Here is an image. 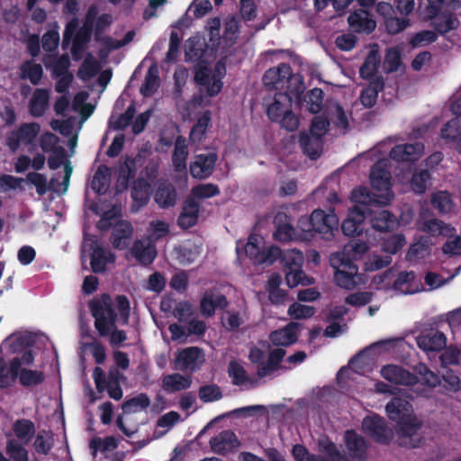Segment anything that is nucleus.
<instances>
[{
    "label": "nucleus",
    "instance_id": "338daca9",
    "mask_svg": "<svg viewBox=\"0 0 461 461\" xmlns=\"http://www.w3.org/2000/svg\"><path fill=\"white\" fill-rule=\"evenodd\" d=\"M429 254V247L427 244V240L420 239L419 241L411 246L406 257L410 261H416L420 258H425Z\"/></svg>",
    "mask_w": 461,
    "mask_h": 461
},
{
    "label": "nucleus",
    "instance_id": "6e6d98bb",
    "mask_svg": "<svg viewBox=\"0 0 461 461\" xmlns=\"http://www.w3.org/2000/svg\"><path fill=\"white\" fill-rule=\"evenodd\" d=\"M303 256L298 249L285 250L282 256V263L285 270L301 268Z\"/></svg>",
    "mask_w": 461,
    "mask_h": 461
},
{
    "label": "nucleus",
    "instance_id": "4468645a",
    "mask_svg": "<svg viewBox=\"0 0 461 461\" xmlns=\"http://www.w3.org/2000/svg\"><path fill=\"white\" fill-rule=\"evenodd\" d=\"M389 419L396 423L414 416L411 404L402 396L393 397L385 406Z\"/></svg>",
    "mask_w": 461,
    "mask_h": 461
},
{
    "label": "nucleus",
    "instance_id": "4c0bfd02",
    "mask_svg": "<svg viewBox=\"0 0 461 461\" xmlns=\"http://www.w3.org/2000/svg\"><path fill=\"white\" fill-rule=\"evenodd\" d=\"M20 77L24 80H29L33 86L40 84L42 76L43 68L41 64L33 60H26L20 66Z\"/></svg>",
    "mask_w": 461,
    "mask_h": 461
},
{
    "label": "nucleus",
    "instance_id": "c85d7f7f",
    "mask_svg": "<svg viewBox=\"0 0 461 461\" xmlns=\"http://www.w3.org/2000/svg\"><path fill=\"white\" fill-rule=\"evenodd\" d=\"M177 194L175 186L167 182L158 184L154 194V200L160 208L174 206L176 203Z\"/></svg>",
    "mask_w": 461,
    "mask_h": 461
},
{
    "label": "nucleus",
    "instance_id": "6e6552de",
    "mask_svg": "<svg viewBox=\"0 0 461 461\" xmlns=\"http://www.w3.org/2000/svg\"><path fill=\"white\" fill-rule=\"evenodd\" d=\"M312 230L322 235V238L330 240L334 236L333 231L337 230L339 219L333 212L326 213L322 210H314L309 220H305Z\"/></svg>",
    "mask_w": 461,
    "mask_h": 461
},
{
    "label": "nucleus",
    "instance_id": "393cba45",
    "mask_svg": "<svg viewBox=\"0 0 461 461\" xmlns=\"http://www.w3.org/2000/svg\"><path fill=\"white\" fill-rule=\"evenodd\" d=\"M386 204L371 205L370 212L366 216L371 217V222L374 229L380 231H386L391 225L394 223V217L388 211L382 209Z\"/></svg>",
    "mask_w": 461,
    "mask_h": 461
},
{
    "label": "nucleus",
    "instance_id": "e2e57ef3",
    "mask_svg": "<svg viewBox=\"0 0 461 461\" xmlns=\"http://www.w3.org/2000/svg\"><path fill=\"white\" fill-rule=\"evenodd\" d=\"M288 315L294 320H304L312 317L315 313V308L299 303H292L287 311Z\"/></svg>",
    "mask_w": 461,
    "mask_h": 461
},
{
    "label": "nucleus",
    "instance_id": "7c9ffc66",
    "mask_svg": "<svg viewBox=\"0 0 461 461\" xmlns=\"http://www.w3.org/2000/svg\"><path fill=\"white\" fill-rule=\"evenodd\" d=\"M133 234V228L128 221H121L113 228L112 234V243L115 249H123L128 244Z\"/></svg>",
    "mask_w": 461,
    "mask_h": 461
},
{
    "label": "nucleus",
    "instance_id": "bf43d9fd",
    "mask_svg": "<svg viewBox=\"0 0 461 461\" xmlns=\"http://www.w3.org/2000/svg\"><path fill=\"white\" fill-rule=\"evenodd\" d=\"M211 121L210 112H205L193 127L189 139L193 142L201 141Z\"/></svg>",
    "mask_w": 461,
    "mask_h": 461
},
{
    "label": "nucleus",
    "instance_id": "052dcab7",
    "mask_svg": "<svg viewBox=\"0 0 461 461\" xmlns=\"http://www.w3.org/2000/svg\"><path fill=\"white\" fill-rule=\"evenodd\" d=\"M198 396L203 402H215L222 397V392L215 384H205L199 388Z\"/></svg>",
    "mask_w": 461,
    "mask_h": 461
},
{
    "label": "nucleus",
    "instance_id": "4be33fe9",
    "mask_svg": "<svg viewBox=\"0 0 461 461\" xmlns=\"http://www.w3.org/2000/svg\"><path fill=\"white\" fill-rule=\"evenodd\" d=\"M393 290L402 294H412L422 290L420 281L416 280L413 271L401 272L393 285Z\"/></svg>",
    "mask_w": 461,
    "mask_h": 461
},
{
    "label": "nucleus",
    "instance_id": "c03bdc74",
    "mask_svg": "<svg viewBox=\"0 0 461 461\" xmlns=\"http://www.w3.org/2000/svg\"><path fill=\"white\" fill-rule=\"evenodd\" d=\"M93 377L98 392H103L106 389L110 398L116 401L122 398L123 393L120 384L114 385L103 384L104 371L101 367L97 366L94 369Z\"/></svg>",
    "mask_w": 461,
    "mask_h": 461
},
{
    "label": "nucleus",
    "instance_id": "2eb2a0df",
    "mask_svg": "<svg viewBox=\"0 0 461 461\" xmlns=\"http://www.w3.org/2000/svg\"><path fill=\"white\" fill-rule=\"evenodd\" d=\"M380 373L385 380L396 384L411 385L417 382L416 375L397 365H386Z\"/></svg>",
    "mask_w": 461,
    "mask_h": 461
},
{
    "label": "nucleus",
    "instance_id": "f03ea898",
    "mask_svg": "<svg viewBox=\"0 0 461 461\" xmlns=\"http://www.w3.org/2000/svg\"><path fill=\"white\" fill-rule=\"evenodd\" d=\"M351 199L355 203V206L350 210L341 226L343 233L347 236H355L361 232L360 226L366 218V213L370 212L371 205L389 203V196L377 199L365 187L354 189L351 193Z\"/></svg>",
    "mask_w": 461,
    "mask_h": 461
},
{
    "label": "nucleus",
    "instance_id": "39448f33",
    "mask_svg": "<svg viewBox=\"0 0 461 461\" xmlns=\"http://www.w3.org/2000/svg\"><path fill=\"white\" fill-rule=\"evenodd\" d=\"M423 421L416 415L396 423L395 433L398 443L405 447H417L422 440L420 429Z\"/></svg>",
    "mask_w": 461,
    "mask_h": 461
},
{
    "label": "nucleus",
    "instance_id": "412c9836",
    "mask_svg": "<svg viewBox=\"0 0 461 461\" xmlns=\"http://www.w3.org/2000/svg\"><path fill=\"white\" fill-rule=\"evenodd\" d=\"M417 344L424 351H439L446 347L447 339L443 332L430 330L418 336Z\"/></svg>",
    "mask_w": 461,
    "mask_h": 461
},
{
    "label": "nucleus",
    "instance_id": "1a4fd4ad",
    "mask_svg": "<svg viewBox=\"0 0 461 461\" xmlns=\"http://www.w3.org/2000/svg\"><path fill=\"white\" fill-rule=\"evenodd\" d=\"M203 351L198 347H189L179 351L175 359V369L188 371L190 375L196 372L204 363Z\"/></svg>",
    "mask_w": 461,
    "mask_h": 461
},
{
    "label": "nucleus",
    "instance_id": "f3484780",
    "mask_svg": "<svg viewBox=\"0 0 461 461\" xmlns=\"http://www.w3.org/2000/svg\"><path fill=\"white\" fill-rule=\"evenodd\" d=\"M193 384L190 374L172 373L161 378V388L167 393L188 390Z\"/></svg>",
    "mask_w": 461,
    "mask_h": 461
},
{
    "label": "nucleus",
    "instance_id": "8fccbe9b",
    "mask_svg": "<svg viewBox=\"0 0 461 461\" xmlns=\"http://www.w3.org/2000/svg\"><path fill=\"white\" fill-rule=\"evenodd\" d=\"M441 136L451 145L461 136V116H456L447 122L441 129Z\"/></svg>",
    "mask_w": 461,
    "mask_h": 461
},
{
    "label": "nucleus",
    "instance_id": "a19ab883",
    "mask_svg": "<svg viewBox=\"0 0 461 461\" xmlns=\"http://www.w3.org/2000/svg\"><path fill=\"white\" fill-rule=\"evenodd\" d=\"M357 274V267L355 265H349L348 268L335 271L334 280L339 286L351 290L357 286L355 280Z\"/></svg>",
    "mask_w": 461,
    "mask_h": 461
},
{
    "label": "nucleus",
    "instance_id": "423d86ee",
    "mask_svg": "<svg viewBox=\"0 0 461 461\" xmlns=\"http://www.w3.org/2000/svg\"><path fill=\"white\" fill-rule=\"evenodd\" d=\"M417 228L420 231L429 233L433 237H453L456 229L443 221L434 217L429 211H423L417 221Z\"/></svg>",
    "mask_w": 461,
    "mask_h": 461
},
{
    "label": "nucleus",
    "instance_id": "f257e3e1",
    "mask_svg": "<svg viewBox=\"0 0 461 461\" xmlns=\"http://www.w3.org/2000/svg\"><path fill=\"white\" fill-rule=\"evenodd\" d=\"M117 309L124 324L128 323L130 316V302L125 295H117L113 301L109 294H103L99 299L90 303V310L95 318V327L101 337H106L113 328H115Z\"/></svg>",
    "mask_w": 461,
    "mask_h": 461
},
{
    "label": "nucleus",
    "instance_id": "58836bf2",
    "mask_svg": "<svg viewBox=\"0 0 461 461\" xmlns=\"http://www.w3.org/2000/svg\"><path fill=\"white\" fill-rule=\"evenodd\" d=\"M188 157L187 144L185 138L178 136L175 142V149L172 155V162L176 171L182 172L186 168Z\"/></svg>",
    "mask_w": 461,
    "mask_h": 461
},
{
    "label": "nucleus",
    "instance_id": "7ed1b4c3",
    "mask_svg": "<svg viewBox=\"0 0 461 461\" xmlns=\"http://www.w3.org/2000/svg\"><path fill=\"white\" fill-rule=\"evenodd\" d=\"M263 82L267 88L276 89L278 93L298 95L304 90L300 77L294 75L291 67L285 63L267 70Z\"/></svg>",
    "mask_w": 461,
    "mask_h": 461
},
{
    "label": "nucleus",
    "instance_id": "0e129e2a",
    "mask_svg": "<svg viewBox=\"0 0 461 461\" xmlns=\"http://www.w3.org/2000/svg\"><path fill=\"white\" fill-rule=\"evenodd\" d=\"M405 243V237L402 234H393L384 238L381 246L384 251L389 254H395Z\"/></svg>",
    "mask_w": 461,
    "mask_h": 461
},
{
    "label": "nucleus",
    "instance_id": "49530a36",
    "mask_svg": "<svg viewBox=\"0 0 461 461\" xmlns=\"http://www.w3.org/2000/svg\"><path fill=\"white\" fill-rule=\"evenodd\" d=\"M431 204L442 214L449 213L453 212L455 208L452 196L447 191H438L432 194Z\"/></svg>",
    "mask_w": 461,
    "mask_h": 461
},
{
    "label": "nucleus",
    "instance_id": "603ef678",
    "mask_svg": "<svg viewBox=\"0 0 461 461\" xmlns=\"http://www.w3.org/2000/svg\"><path fill=\"white\" fill-rule=\"evenodd\" d=\"M136 113L135 104L131 103L126 111L118 117L112 116L109 121L110 128L115 131L124 130L130 125Z\"/></svg>",
    "mask_w": 461,
    "mask_h": 461
},
{
    "label": "nucleus",
    "instance_id": "5fc2aeb1",
    "mask_svg": "<svg viewBox=\"0 0 461 461\" xmlns=\"http://www.w3.org/2000/svg\"><path fill=\"white\" fill-rule=\"evenodd\" d=\"M44 62L47 68H51L53 77L71 74L68 71L70 61L67 55H63L59 58H52L48 61L45 60Z\"/></svg>",
    "mask_w": 461,
    "mask_h": 461
},
{
    "label": "nucleus",
    "instance_id": "c756f323",
    "mask_svg": "<svg viewBox=\"0 0 461 461\" xmlns=\"http://www.w3.org/2000/svg\"><path fill=\"white\" fill-rule=\"evenodd\" d=\"M199 203L194 197L185 200L183 205L182 212L178 217V224L184 229L194 226L198 219Z\"/></svg>",
    "mask_w": 461,
    "mask_h": 461
},
{
    "label": "nucleus",
    "instance_id": "72a5a7b5",
    "mask_svg": "<svg viewBox=\"0 0 461 461\" xmlns=\"http://www.w3.org/2000/svg\"><path fill=\"white\" fill-rule=\"evenodd\" d=\"M427 18L433 20L434 28L442 34L456 29L458 24L457 19L452 14L448 11L443 12L442 9L433 16H429L427 11Z\"/></svg>",
    "mask_w": 461,
    "mask_h": 461
},
{
    "label": "nucleus",
    "instance_id": "b1692460",
    "mask_svg": "<svg viewBox=\"0 0 461 461\" xmlns=\"http://www.w3.org/2000/svg\"><path fill=\"white\" fill-rule=\"evenodd\" d=\"M348 24L353 32L358 33H370L375 28V22L366 10H357L348 18Z\"/></svg>",
    "mask_w": 461,
    "mask_h": 461
},
{
    "label": "nucleus",
    "instance_id": "864d4df0",
    "mask_svg": "<svg viewBox=\"0 0 461 461\" xmlns=\"http://www.w3.org/2000/svg\"><path fill=\"white\" fill-rule=\"evenodd\" d=\"M381 59L377 50L369 51L366 61L361 66L359 73L363 78H368L374 76L378 68Z\"/></svg>",
    "mask_w": 461,
    "mask_h": 461
},
{
    "label": "nucleus",
    "instance_id": "0eeeda50",
    "mask_svg": "<svg viewBox=\"0 0 461 461\" xmlns=\"http://www.w3.org/2000/svg\"><path fill=\"white\" fill-rule=\"evenodd\" d=\"M388 160L382 159L375 163L370 172V181L372 186L378 190L384 192V194L378 195L376 194L371 193L367 190L372 195H374L377 199H381L384 196H389V202L393 198V194L390 192L391 187V173L387 169Z\"/></svg>",
    "mask_w": 461,
    "mask_h": 461
},
{
    "label": "nucleus",
    "instance_id": "680f3d73",
    "mask_svg": "<svg viewBox=\"0 0 461 461\" xmlns=\"http://www.w3.org/2000/svg\"><path fill=\"white\" fill-rule=\"evenodd\" d=\"M91 33L86 29H80L75 35L73 40L71 52L74 58L79 59L81 53L86 48V43L89 41Z\"/></svg>",
    "mask_w": 461,
    "mask_h": 461
},
{
    "label": "nucleus",
    "instance_id": "a18cd8bd",
    "mask_svg": "<svg viewBox=\"0 0 461 461\" xmlns=\"http://www.w3.org/2000/svg\"><path fill=\"white\" fill-rule=\"evenodd\" d=\"M228 373L235 385L249 384L250 386L257 385V382L251 379L244 367L237 361H230L228 366Z\"/></svg>",
    "mask_w": 461,
    "mask_h": 461
},
{
    "label": "nucleus",
    "instance_id": "2f4dec72",
    "mask_svg": "<svg viewBox=\"0 0 461 461\" xmlns=\"http://www.w3.org/2000/svg\"><path fill=\"white\" fill-rule=\"evenodd\" d=\"M49 102L50 91L48 89H35L29 103L30 113L33 117L42 116L49 107Z\"/></svg>",
    "mask_w": 461,
    "mask_h": 461
},
{
    "label": "nucleus",
    "instance_id": "cd10ccee",
    "mask_svg": "<svg viewBox=\"0 0 461 461\" xmlns=\"http://www.w3.org/2000/svg\"><path fill=\"white\" fill-rule=\"evenodd\" d=\"M299 326L297 322H290L285 328L273 331L269 339L276 346H289L296 341Z\"/></svg>",
    "mask_w": 461,
    "mask_h": 461
},
{
    "label": "nucleus",
    "instance_id": "e433bc0d",
    "mask_svg": "<svg viewBox=\"0 0 461 461\" xmlns=\"http://www.w3.org/2000/svg\"><path fill=\"white\" fill-rule=\"evenodd\" d=\"M384 83L382 77L373 79L367 87L363 89L360 101L365 107H373L377 99L378 93L384 88Z\"/></svg>",
    "mask_w": 461,
    "mask_h": 461
},
{
    "label": "nucleus",
    "instance_id": "bb28decb",
    "mask_svg": "<svg viewBox=\"0 0 461 461\" xmlns=\"http://www.w3.org/2000/svg\"><path fill=\"white\" fill-rule=\"evenodd\" d=\"M274 224L276 227L274 232V239L280 242H287L296 240V231L288 221L284 212H278L274 218Z\"/></svg>",
    "mask_w": 461,
    "mask_h": 461
},
{
    "label": "nucleus",
    "instance_id": "dca6fc26",
    "mask_svg": "<svg viewBox=\"0 0 461 461\" xmlns=\"http://www.w3.org/2000/svg\"><path fill=\"white\" fill-rule=\"evenodd\" d=\"M210 446L213 452L225 455L237 449L240 443L232 430L227 429L220 432L210 439Z\"/></svg>",
    "mask_w": 461,
    "mask_h": 461
},
{
    "label": "nucleus",
    "instance_id": "f8f14e48",
    "mask_svg": "<svg viewBox=\"0 0 461 461\" xmlns=\"http://www.w3.org/2000/svg\"><path fill=\"white\" fill-rule=\"evenodd\" d=\"M217 158V154L213 152L196 155L190 164L191 176L197 179L207 178L212 174Z\"/></svg>",
    "mask_w": 461,
    "mask_h": 461
},
{
    "label": "nucleus",
    "instance_id": "f704fd0d",
    "mask_svg": "<svg viewBox=\"0 0 461 461\" xmlns=\"http://www.w3.org/2000/svg\"><path fill=\"white\" fill-rule=\"evenodd\" d=\"M347 448L350 456L364 461L366 458V443L363 437L353 431H347L345 435Z\"/></svg>",
    "mask_w": 461,
    "mask_h": 461
},
{
    "label": "nucleus",
    "instance_id": "a211bd4d",
    "mask_svg": "<svg viewBox=\"0 0 461 461\" xmlns=\"http://www.w3.org/2000/svg\"><path fill=\"white\" fill-rule=\"evenodd\" d=\"M293 98L287 93H276L267 103V114L273 122L280 120L281 116L292 109Z\"/></svg>",
    "mask_w": 461,
    "mask_h": 461
},
{
    "label": "nucleus",
    "instance_id": "20e7f679",
    "mask_svg": "<svg viewBox=\"0 0 461 461\" xmlns=\"http://www.w3.org/2000/svg\"><path fill=\"white\" fill-rule=\"evenodd\" d=\"M71 174L72 167L70 162L67 161L64 164V176L61 183L54 177L48 183L47 177L44 175L36 172L28 173L25 181L35 186L39 195H44L50 190L57 194H64L68 190Z\"/></svg>",
    "mask_w": 461,
    "mask_h": 461
},
{
    "label": "nucleus",
    "instance_id": "c9c22d12",
    "mask_svg": "<svg viewBox=\"0 0 461 461\" xmlns=\"http://www.w3.org/2000/svg\"><path fill=\"white\" fill-rule=\"evenodd\" d=\"M150 404L151 401L148 394L140 393L122 402V413L127 415L146 411Z\"/></svg>",
    "mask_w": 461,
    "mask_h": 461
},
{
    "label": "nucleus",
    "instance_id": "79ce46f5",
    "mask_svg": "<svg viewBox=\"0 0 461 461\" xmlns=\"http://www.w3.org/2000/svg\"><path fill=\"white\" fill-rule=\"evenodd\" d=\"M13 430L16 438L24 444H27L35 434L34 423L26 419L17 420L13 425Z\"/></svg>",
    "mask_w": 461,
    "mask_h": 461
},
{
    "label": "nucleus",
    "instance_id": "5701e85b",
    "mask_svg": "<svg viewBox=\"0 0 461 461\" xmlns=\"http://www.w3.org/2000/svg\"><path fill=\"white\" fill-rule=\"evenodd\" d=\"M282 283V276L278 273H273L268 277L266 290L268 293V299L273 304H285L289 300L287 292L280 288Z\"/></svg>",
    "mask_w": 461,
    "mask_h": 461
},
{
    "label": "nucleus",
    "instance_id": "3c124183",
    "mask_svg": "<svg viewBox=\"0 0 461 461\" xmlns=\"http://www.w3.org/2000/svg\"><path fill=\"white\" fill-rule=\"evenodd\" d=\"M240 20L237 16H229L224 22L222 39L229 45H233L239 37Z\"/></svg>",
    "mask_w": 461,
    "mask_h": 461
},
{
    "label": "nucleus",
    "instance_id": "9b49d317",
    "mask_svg": "<svg viewBox=\"0 0 461 461\" xmlns=\"http://www.w3.org/2000/svg\"><path fill=\"white\" fill-rule=\"evenodd\" d=\"M362 427L366 433L376 442L387 444L393 438V433L385 420L378 416H369L363 420Z\"/></svg>",
    "mask_w": 461,
    "mask_h": 461
},
{
    "label": "nucleus",
    "instance_id": "37998d69",
    "mask_svg": "<svg viewBox=\"0 0 461 461\" xmlns=\"http://www.w3.org/2000/svg\"><path fill=\"white\" fill-rule=\"evenodd\" d=\"M110 168L104 165L100 166L91 181L92 189L100 194L106 193L110 185Z\"/></svg>",
    "mask_w": 461,
    "mask_h": 461
},
{
    "label": "nucleus",
    "instance_id": "774afa93",
    "mask_svg": "<svg viewBox=\"0 0 461 461\" xmlns=\"http://www.w3.org/2000/svg\"><path fill=\"white\" fill-rule=\"evenodd\" d=\"M6 453L14 461H29L27 450L14 439L7 441Z\"/></svg>",
    "mask_w": 461,
    "mask_h": 461
},
{
    "label": "nucleus",
    "instance_id": "a878e982",
    "mask_svg": "<svg viewBox=\"0 0 461 461\" xmlns=\"http://www.w3.org/2000/svg\"><path fill=\"white\" fill-rule=\"evenodd\" d=\"M228 306L226 297L213 291H207L200 302V310L203 315L210 317L214 314L217 308L224 309Z\"/></svg>",
    "mask_w": 461,
    "mask_h": 461
},
{
    "label": "nucleus",
    "instance_id": "6ab92c4d",
    "mask_svg": "<svg viewBox=\"0 0 461 461\" xmlns=\"http://www.w3.org/2000/svg\"><path fill=\"white\" fill-rule=\"evenodd\" d=\"M132 256L142 265L151 264L157 257V249L149 238L137 240L131 248Z\"/></svg>",
    "mask_w": 461,
    "mask_h": 461
},
{
    "label": "nucleus",
    "instance_id": "ea45409f",
    "mask_svg": "<svg viewBox=\"0 0 461 461\" xmlns=\"http://www.w3.org/2000/svg\"><path fill=\"white\" fill-rule=\"evenodd\" d=\"M114 256L108 250L95 245L91 254V268L95 273H101L105 270L108 262H113Z\"/></svg>",
    "mask_w": 461,
    "mask_h": 461
},
{
    "label": "nucleus",
    "instance_id": "13d9d810",
    "mask_svg": "<svg viewBox=\"0 0 461 461\" xmlns=\"http://www.w3.org/2000/svg\"><path fill=\"white\" fill-rule=\"evenodd\" d=\"M402 65L401 52L398 48H391L387 50L383 67L386 73L397 71Z\"/></svg>",
    "mask_w": 461,
    "mask_h": 461
},
{
    "label": "nucleus",
    "instance_id": "ddd939ff",
    "mask_svg": "<svg viewBox=\"0 0 461 461\" xmlns=\"http://www.w3.org/2000/svg\"><path fill=\"white\" fill-rule=\"evenodd\" d=\"M194 81L202 87L201 91H205L209 96L217 95L222 87L221 79L203 66L196 68Z\"/></svg>",
    "mask_w": 461,
    "mask_h": 461
},
{
    "label": "nucleus",
    "instance_id": "473e14b6",
    "mask_svg": "<svg viewBox=\"0 0 461 461\" xmlns=\"http://www.w3.org/2000/svg\"><path fill=\"white\" fill-rule=\"evenodd\" d=\"M300 145L310 158L316 159L319 158L322 151V140L321 138L313 135L302 132L299 139Z\"/></svg>",
    "mask_w": 461,
    "mask_h": 461
},
{
    "label": "nucleus",
    "instance_id": "69168bd1",
    "mask_svg": "<svg viewBox=\"0 0 461 461\" xmlns=\"http://www.w3.org/2000/svg\"><path fill=\"white\" fill-rule=\"evenodd\" d=\"M19 380L24 386H34L43 382L44 375L36 370L21 369L19 371Z\"/></svg>",
    "mask_w": 461,
    "mask_h": 461
},
{
    "label": "nucleus",
    "instance_id": "09e8293b",
    "mask_svg": "<svg viewBox=\"0 0 461 461\" xmlns=\"http://www.w3.org/2000/svg\"><path fill=\"white\" fill-rule=\"evenodd\" d=\"M150 185L146 179L139 178L134 181L131 188V197L138 203L139 206H143L149 201Z\"/></svg>",
    "mask_w": 461,
    "mask_h": 461
},
{
    "label": "nucleus",
    "instance_id": "de8ad7c7",
    "mask_svg": "<svg viewBox=\"0 0 461 461\" xmlns=\"http://www.w3.org/2000/svg\"><path fill=\"white\" fill-rule=\"evenodd\" d=\"M159 86L158 69L157 66L149 67L145 76L144 83L140 87V93L144 96H150Z\"/></svg>",
    "mask_w": 461,
    "mask_h": 461
},
{
    "label": "nucleus",
    "instance_id": "9d476101",
    "mask_svg": "<svg viewBox=\"0 0 461 461\" xmlns=\"http://www.w3.org/2000/svg\"><path fill=\"white\" fill-rule=\"evenodd\" d=\"M39 132L40 125L37 122L23 123L8 134L6 144L12 151H16L21 144H32Z\"/></svg>",
    "mask_w": 461,
    "mask_h": 461
},
{
    "label": "nucleus",
    "instance_id": "aec40b11",
    "mask_svg": "<svg viewBox=\"0 0 461 461\" xmlns=\"http://www.w3.org/2000/svg\"><path fill=\"white\" fill-rule=\"evenodd\" d=\"M424 152V146L420 142L412 144L396 145L390 151V157L396 161H416Z\"/></svg>",
    "mask_w": 461,
    "mask_h": 461
},
{
    "label": "nucleus",
    "instance_id": "4d7b16f0",
    "mask_svg": "<svg viewBox=\"0 0 461 461\" xmlns=\"http://www.w3.org/2000/svg\"><path fill=\"white\" fill-rule=\"evenodd\" d=\"M149 236L152 242L159 240L169 233V224L164 221H151L148 227Z\"/></svg>",
    "mask_w": 461,
    "mask_h": 461
}]
</instances>
